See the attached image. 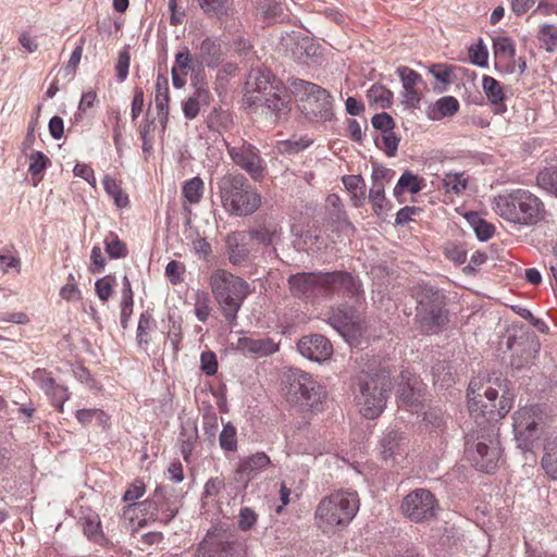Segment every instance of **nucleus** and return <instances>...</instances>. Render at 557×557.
<instances>
[{"mask_svg": "<svg viewBox=\"0 0 557 557\" xmlns=\"http://www.w3.org/2000/svg\"><path fill=\"white\" fill-rule=\"evenodd\" d=\"M467 397L469 412L480 429L468 436L466 456L478 470L491 473L502 456L498 433L492 423L510 411L513 394L506 379L475 377L469 383Z\"/></svg>", "mask_w": 557, "mask_h": 557, "instance_id": "obj_1", "label": "nucleus"}, {"mask_svg": "<svg viewBox=\"0 0 557 557\" xmlns=\"http://www.w3.org/2000/svg\"><path fill=\"white\" fill-rule=\"evenodd\" d=\"M359 496L355 491L339 490L321 498L314 510L315 527L326 535L346 529L359 510Z\"/></svg>", "mask_w": 557, "mask_h": 557, "instance_id": "obj_2", "label": "nucleus"}, {"mask_svg": "<svg viewBox=\"0 0 557 557\" xmlns=\"http://www.w3.org/2000/svg\"><path fill=\"white\" fill-rule=\"evenodd\" d=\"M287 283L292 295L298 298L309 297L318 290L344 292L351 296L359 293V285L347 272H300L290 275Z\"/></svg>", "mask_w": 557, "mask_h": 557, "instance_id": "obj_3", "label": "nucleus"}, {"mask_svg": "<svg viewBox=\"0 0 557 557\" xmlns=\"http://www.w3.org/2000/svg\"><path fill=\"white\" fill-rule=\"evenodd\" d=\"M218 193L223 209L231 215H250L261 205V196L240 173L222 176L218 182Z\"/></svg>", "mask_w": 557, "mask_h": 557, "instance_id": "obj_4", "label": "nucleus"}, {"mask_svg": "<svg viewBox=\"0 0 557 557\" xmlns=\"http://www.w3.org/2000/svg\"><path fill=\"white\" fill-rule=\"evenodd\" d=\"M209 283L224 318L233 324L245 299L251 293L249 283L223 269L215 270Z\"/></svg>", "mask_w": 557, "mask_h": 557, "instance_id": "obj_5", "label": "nucleus"}, {"mask_svg": "<svg viewBox=\"0 0 557 557\" xmlns=\"http://www.w3.org/2000/svg\"><path fill=\"white\" fill-rule=\"evenodd\" d=\"M393 383L389 372L380 370L376 373H363L358 377L357 406L360 413L367 419L379 417L392 392Z\"/></svg>", "mask_w": 557, "mask_h": 557, "instance_id": "obj_6", "label": "nucleus"}, {"mask_svg": "<svg viewBox=\"0 0 557 557\" xmlns=\"http://www.w3.org/2000/svg\"><path fill=\"white\" fill-rule=\"evenodd\" d=\"M494 210L509 222L529 225L542 219L543 203L529 190L516 189L508 195L496 197Z\"/></svg>", "mask_w": 557, "mask_h": 557, "instance_id": "obj_7", "label": "nucleus"}, {"mask_svg": "<svg viewBox=\"0 0 557 557\" xmlns=\"http://www.w3.org/2000/svg\"><path fill=\"white\" fill-rule=\"evenodd\" d=\"M416 306V320L420 330L428 334H435L448 322L446 298L444 294L433 286H417L413 294Z\"/></svg>", "mask_w": 557, "mask_h": 557, "instance_id": "obj_8", "label": "nucleus"}, {"mask_svg": "<svg viewBox=\"0 0 557 557\" xmlns=\"http://www.w3.org/2000/svg\"><path fill=\"white\" fill-rule=\"evenodd\" d=\"M282 384L287 401L302 410L315 409L325 397L322 386L309 373L297 368L284 373Z\"/></svg>", "mask_w": 557, "mask_h": 557, "instance_id": "obj_9", "label": "nucleus"}, {"mask_svg": "<svg viewBox=\"0 0 557 557\" xmlns=\"http://www.w3.org/2000/svg\"><path fill=\"white\" fill-rule=\"evenodd\" d=\"M298 108L310 120H331L332 98L324 88L317 84L299 81L295 84Z\"/></svg>", "mask_w": 557, "mask_h": 557, "instance_id": "obj_10", "label": "nucleus"}, {"mask_svg": "<svg viewBox=\"0 0 557 557\" xmlns=\"http://www.w3.org/2000/svg\"><path fill=\"white\" fill-rule=\"evenodd\" d=\"M226 149L231 160L255 182L263 180L265 161L256 146L246 140H240L237 145L227 144Z\"/></svg>", "mask_w": 557, "mask_h": 557, "instance_id": "obj_11", "label": "nucleus"}, {"mask_svg": "<svg viewBox=\"0 0 557 557\" xmlns=\"http://www.w3.org/2000/svg\"><path fill=\"white\" fill-rule=\"evenodd\" d=\"M245 544L238 540H230L224 532H208L199 544L195 557H244Z\"/></svg>", "mask_w": 557, "mask_h": 557, "instance_id": "obj_12", "label": "nucleus"}, {"mask_svg": "<svg viewBox=\"0 0 557 557\" xmlns=\"http://www.w3.org/2000/svg\"><path fill=\"white\" fill-rule=\"evenodd\" d=\"M401 510L411 521L422 522L435 517L437 502L430 491L417 488L404 498Z\"/></svg>", "mask_w": 557, "mask_h": 557, "instance_id": "obj_13", "label": "nucleus"}, {"mask_svg": "<svg viewBox=\"0 0 557 557\" xmlns=\"http://www.w3.org/2000/svg\"><path fill=\"white\" fill-rule=\"evenodd\" d=\"M542 421V411L537 406L520 408L513 416V431L519 446L529 449L537 437V426Z\"/></svg>", "mask_w": 557, "mask_h": 557, "instance_id": "obj_14", "label": "nucleus"}, {"mask_svg": "<svg viewBox=\"0 0 557 557\" xmlns=\"http://www.w3.org/2000/svg\"><path fill=\"white\" fill-rule=\"evenodd\" d=\"M299 352L307 359L322 362L333 354L330 341L320 334L304 336L297 344Z\"/></svg>", "mask_w": 557, "mask_h": 557, "instance_id": "obj_15", "label": "nucleus"}, {"mask_svg": "<svg viewBox=\"0 0 557 557\" xmlns=\"http://www.w3.org/2000/svg\"><path fill=\"white\" fill-rule=\"evenodd\" d=\"M330 324L344 337H356L361 334L362 326L356 311L351 308H336L329 315Z\"/></svg>", "mask_w": 557, "mask_h": 557, "instance_id": "obj_16", "label": "nucleus"}, {"mask_svg": "<svg viewBox=\"0 0 557 557\" xmlns=\"http://www.w3.org/2000/svg\"><path fill=\"white\" fill-rule=\"evenodd\" d=\"M226 50L219 37L205 38L197 48L196 62L199 66L215 69L224 61Z\"/></svg>", "mask_w": 557, "mask_h": 557, "instance_id": "obj_17", "label": "nucleus"}, {"mask_svg": "<svg viewBox=\"0 0 557 557\" xmlns=\"http://www.w3.org/2000/svg\"><path fill=\"white\" fill-rule=\"evenodd\" d=\"M397 74L403 84V98L406 106L416 108L421 100L424 82L419 73L408 66H399Z\"/></svg>", "mask_w": 557, "mask_h": 557, "instance_id": "obj_18", "label": "nucleus"}, {"mask_svg": "<svg viewBox=\"0 0 557 557\" xmlns=\"http://www.w3.org/2000/svg\"><path fill=\"white\" fill-rule=\"evenodd\" d=\"M393 177V172L384 166H375L372 171V185L369 190V199L373 211L380 215L386 208L385 184Z\"/></svg>", "mask_w": 557, "mask_h": 557, "instance_id": "obj_19", "label": "nucleus"}, {"mask_svg": "<svg viewBox=\"0 0 557 557\" xmlns=\"http://www.w3.org/2000/svg\"><path fill=\"white\" fill-rule=\"evenodd\" d=\"M271 463L270 457L264 453H256L251 456L242 458L235 471V480L247 484Z\"/></svg>", "mask_w": 557, "mask_h": 557, "instance_id": "obj_20", "label": "nucleus"}, {"mask_svg": "<svg viewBox=\"0 0 557 557\" xmlns=\"http://www.w3.org/2000/svg\"><path fill=\"white\" fill-rule=\"evenodd\" d=\"M236 348L256 357H265L278 350V345L271 338L239 337Z\"/></svg>", "mask_w": 557, "mask_h": 557, "instance_id": "obj_21", "label": "nucleus"}, {"mask_svg": "<svg viewBox=\"0 0 557 557\" xmlns=\"http://www.w3.org/2000/svg\"><path fill=\"white\" fill-rule=\"evenodd\" d=\"M226 251L233 265H243L248 261L250 250L245 243L244 233L234 232L226 236Z\"/></svg>", "mask_w": 557, "mask_h": 557, "instance_id": "obj_22", "label": "nucleus"}, {"mask_svg": "<svg viewBox=\"0 0 557 557\" xmlns=\"http://www.w3.org/2000/svg\"><path fill=\"white\" fill-rule=\"evenodd\" d=\"M154 102L157 109V115L163 129H165L169 121V81L165 75L159 74L154 85Z\"/></svg>", "mask_w": 557, "mask_h": 557, "instance_id": "obj_23", "label": "nucleus"}, {"mask_svg": "<svg viewBox=\"0 0 557 557\" xmlns=\"http://www.w3.org/2000/svg\"><path fill=\"white\" fill-rule=\"evenodd\" d=\"M382 456L385 460L395 461L406 454L408 440L397 431H391L381 441Z\"/></svg>", "mask_w": 557, "mask_h": 557, "instance_id": "obj_24", "label": "nucleus"}, {"mask_svg": "<svg viewBox=\"0 0 557 557\" xmlns=\"http://www.w3.org/2000/svg\"><path fill=\"white\" fill-rule=\"evenodd\" d=\"M482 87L486 98L494 106V112L497 114L506 112L505 94L500 83L492 76H483Z\"/></svg>", "mask_w": 557, "mask_h": 557, "instance_id": "obj_25", "label": "nucleus"}, {"mask_svg": "<svg viewBox=\"0 0 557 557\" xmlns=\"http://www.w3.org/2000/svg\"><path fill=\"white\" fill-rule=\"evenodd\" d=\"M398 394L401 405L409 407L411 410H418L422 400V388L417 379H412L406 385L400 386Z\"/></svg>", "mask_w": 557, "mask_h": 557, "instance_id": "obj_26", "label": "nucleus"}, {"mask_svg": "<svg viewBox=\"0 0 557 557\" xmlns=\"http://www.w3.org/2000/svg\"><path fill=\"white\" fill-rule=\"evenodd\" d=\"M253 102H262V106L267 109V113H272L276 117L286 115L290 110L289 98L287 96L281 97L276 92H269L264 99L256 96Z\"/></svg>", "mask_w": 557, "mask_h": 557, "instance_id": "obj_27", "label": "nucleus"}, {"mask_svg": "<svg viewBox=\"0 0 557 557\" xmlns=\"http://www.w3.org/2000/svg\"><path fill=\"white\" fill-rule=\"evenodd\" d=\"M541 466L550 479L557 480V435L546 441Z\"/></svg>", "mask_w": 557, "mask_h": 557, "instance_id": "obj_28", "label": "nucleus"}, {"mask_svg": "<svg viewBox=\"0 0 557 557\" xmlns=\"http://www.w3.org/2000/svg\"><path fill=\"white\" fill-rule=\"evenodd\" d=\"M81 524L84 534L92 542L102 544L104 536L101 530V522L99 515L96 512H88L81 518Z\"/></svg>", "mask_w": 557, "mask_h": 557, "instance_id": "obj_29", "label": "nucleus"}, {"mask_svg": "<svg viewBox=\"0 0 557 557\" xmlns=\"http://www.w3.org/2000/svg\"><path fill=\"white\" fill-rule=\"evenodd\" d=\"M133 312V290L128 277H123L122 301H121V325L127 327V321Z\"/></svg>", "mask_w": 557, "mask_h": 557, "instance_id": "obj_30", "label": "nucleus"}, {"mask_svg": "<svg viewBox=\"0 0 557 557\" xmlns=\"http://www.w3.org/2000/svg\"><path fill=\"white\" fill-rule=\"evenodd\" d=\"M205 190L203 181L196 176L184 183L182 194L187 202L196 205L200 202Z\"/></svg>", "mask_w": 557, "mask_h": 557, "instance_id": "obj_31", "label": "nucleus"}, {"mask_svg": "<svg viewBox=\"0 0 557 557\" xmlns=\"http://www.w3.org/2000/svg\"><path fill=\"white\" fill-rule=\"evenodd\" d=\"M103 188L108 195L114 199V203L119 208H125L128 206L129 200L127 194L122 189L121 184L113 177L107 175L103 178Z\"/></svg>", "mask_w": 557, "mask_h": 557, "instance_id": "obj_32", "label": "nucleus"}, {"mask_svg": "<svg viewBox=\"0 0 557 557\" xmlns=\"http://www.w3.org/2000/svg\"><path fill=\"white\" fill-rule=\"evenodd\" d=\"M208 91L206 89H197L194 96L187 98L183 103L184 116L188 120L195 119L200 110V106L206 103Z\"/></svg>", "mask_w": 557, "mask_h": 557, "instance_id": "obj_33", "label": "nucleus"}, {"mask_svg": "<svg viewBox=\"0 0 557 557\" xmlns=\"http://www.w3.org/2000/svg\"><path fill=\"white\" fill-rule=\"evenodd\" d=\"M367 97L370 102L375 103L382 109L389 108L393 100V92L384 85L374 84L368 90Z\"/></svg>", "mask_w": 557, "mask_h": 557, "instance_id": "obj_34", "label": "nucleus"}, {"mask_svg": "<svg viewBox=\"0 0 557 557\" xmlns=\"http://www.w3.org/2000/svg\"><path fill=\"white\" fill-rule=\"evenodd\" d=\"M329 220L332 225L335 226L337 232L345 234L346 236H350L355 232V226L348 220L347 213L344 209L339 210H330L327 211Z\"/></svg>", "mask_w": 557, "mask_h": 557, "instance_id": "obj_35", "label": "nucleus"}, {"mask_svg": "<svg viewBox=\"0 0 557 557\" xmlns=\"http://www.w3.org/2000/svg\"><path fill=\"white\" fill-rule=\"evenodd\" d=\"M420 189L421 186L418 176L409 171H406L399 177L394 188V195L399 196L406 190L410 191L411 194H417Z\"/></svg>", "mask_w": 557, "mask_h": 557, "instance_id": "obj_36", "label": "nucleus"}, {"mask_svg": "<svg viewBox=\"0 0 557 557\" xmlns=\"http://www.w3.org/2000/svg\"><path fill=\"white\" fill-rule=\"evenodd\" d=\"M195 64H197L196 55H191L188 47H183L175 54V62L172 69H176V71H180L183 75H187L188 72L195 70Z\"/></svg>", "mask_w": 557, "mask_h": 557, "instance_id": "obj_37", "label": "nucleus"}, {"mask_svg": "<svg viewBox=\"0 0 557 557\" xmlns=\"http://www.w3.org/2000/svg\"><path fill=\"white\" fill-rule=\"evenodd\" d=\"M458 109H459V102L455 97H451V96L442 97L435 103L433 119L451 116L458 111Z\"/></svg>", "mask_w": 557, "mask_h": 557, "instance_id": "obj_38", "label": "nucleus"}, {"mask_svg": "<svg viewBox=\"0 0 557 557\" xmlns=\"http://www.w3.org/2000/svg\"><path fill=\"white\" fill-rule=\"evenodd\" d=\"M537 185L557 196V168H545L536 176Z\"/></svg>", "mask_w": 557, "mask_h": 557, "instance_id": "obj_39", "label": "nucleus"}, {"mask_svg": "<svg viewBox=\"0 0 557 557\" xmlns=\"http://www.w3.org/2000/svg\"><path fill=\"white\" fill-rule=\"evenodd\" d=\"M201 10L209 16L221 18L227 15V0H197Z\"/></svg>", "mask_w": 557, "mask_h": 557, "instance_id": "obj_40", "label": "nucleus"}, {"mask_svg": "<svg viewBox=\"0 0 557 557\" xmlns=\"http://www.w3.org/2000/svg\"><path fill=\"white\" fill-rule=\"evenodd\" d=\"M432 373H433V382L435 385L445 387V386H449L451 383H454L451 368L446 362H437L432 368Z\"/></svg>", "mask_w": 557, "mask_h": 557, "instance_id": "obj_41", "label": "nucleus"}, {"mask_svg": "<svg viewBox=\"0 0 557 557\" xmlns=\"http://www.w3.org/2000/svg\"><path fill=\"white\" fill-rule=\"evenodd\" d=\"M399 141V137H397L394 129H392L381 134V138H376V146L388 157H394L397 152Z\"/></svg>", "mask_w": 557, "mask_h": 557, "instance_id": "obj_42", "label": "nucleus"}, {"mask_svg": "<svg viewBox=\"0 0 557 557\" xmlns=\"http://www.w3.org/2000/svg\"><path fill=\"white\" fill-rule=\"evenodd\" d=\"M210 298L208 293L197 290L195 294V314L201 322H206L210 315Z\"/></svg>", "mask_w": 557, "mask_h": 557, "instance_id": "obj_43", "label": "nucleus"}, {"mask_svg": "<svg viewBox=\"0 0 557 557\" xmlns=\"http://www.w3.org/2000/svg\"><path fill=\"white\" fill-rule=\"evenodd\" d=\"M468 178L465 173H447L443 178V186L447 191L460 194L467 188Z\"/></svg>", "mask_w": 557, "mask_h": 557, "instance_id": "obj_44", "label": "nucleus"}, {"mask_svg": "<svg viewBox=\"0 0 557 557\" xmlns=\"http://www.w3.org/2000/svg\"><path fill=\"white\" fill-rule=\"evenodd\" d=\"M515 45L508 37H497L494 39V53L496 58L509 60L515 55Z\"/></svg>", "mask_w": 557, "mask_h": 557, "instance_id": "obj_45", "label": "nucleus"}, {"mask_svg": "<svg viewBox=\"0 0 557 557\" xmlns=\"http://www.w3.org/2000/svg\"><path fill=\"white\" fill-rule=\"evenodd\" d=\"M106 251L110 258H124L127 255V248L123 242L119 239V237L110 233L106 239Z\"/></svg>", "mask_w": 557, "mask_h": 557, "instance_id": "obj_46", "label": "nucleus"}, {"mask_svg": "<svg viewBox=\"0 0 557 557\" xmlns=\"http://www.w3.org/2000/svg\"><path fill=\"white\" fill-rule=\"evenodd\" d=\"M539 39L545 45V49L549 52L557 47V26L544 24L539 32Z\"/></svg>", "mask_w": 557, "mask_h": 557, "instance_id": "obj_47", "label": "nucleus"}, {"mask_svg": "<svg viewBox=\"0 0 557 557\" xmlns=\"http://www.w3.org/2000/svg\"><path fill=\"white\" fill-rule=\"evenodd\" d=\"M219 441L222 449L227 451L236 450L237 441L235 426L231 423L225 424L220 434Z\"/></svg>", "mask_w": 557, "mask_h": 557, "instance_id": "obj_48", "label": "nucleus"}, {"mask_svg": "<svg viewBox=\"0 0 557 557\" xmlns=\"http://www.w3.org/2000/svg\"><path fill=\"white\" fill-rule=\"evenodd\" d=\"M430 74L443 85H449L454 82L453 66L446 64H433L429 69Z\"/></svg>", "mask_w": 557, "mask_h": 557, "instance_id": "obj_49", "label": "nucleus"}, {"mask_svg": "<svg viewBox=\"0 0 557 557\" xmlns=\"http://www.w3.org/2000/svg\"><path fill=\"white\" fill-rule=\"evenodd\" d=\"M49 162V158L41 151L32 152L28 171L33 176L38 175L47 168Z\"/></svg>", "mask_w": 557, "mask_h": 557, "instance_id": "obj_50", "label": "nucleus"}, {"mask_svg": "<svg viewBox=\"0 0 557 557\" xmlns=\"http://www.w3.org/2000/svg\"><path fill=\"white\" fill-rule=\"evenodd\" d=\"M96 293L102 301H107L113 293V278L104 276L99 278L95 284Z\"/></svg>", "mask_w": 557, "mask_h": 557, "instance_id": "obj_51", "label": "nucleus"}, {"mask_svg": "<svg viewBox=\"0 0 557 557\" xmlns=\"http://www.w3.org/2000/svg\"><path fill=\"white\" fill-rule=\"evenodd\" d=\"M371 122L373 127L380 131L381 134L392 131L395 127V122L393 117L385 112L375 114L372 117Z\"/></svg>", "mask_w": 557, "mask_h": 557, "instance_id": "obj_52", "label": "nucleus"}, {"mask_svg": "<svg viewBox=\"0 0 557 557\" xmlns=\"http://www.w3.org/2000/svg\"><path fill=\"white\" fill-rule=\"evenodd\" d=\"M200 369L207 375H213L218 371V361L216 357L212 351H203L200 356Z\"/></svg>", "mask_w": 557, "mask_h": 557, "instance_id": "obj_53", "label": "nucleus"}, {"mask_svg": "<svg viewBox=\"0 0 557 557\" xmlns=\"http://www.w3.org/2000/svg\"><path fill=\"white\" fill-rule=\"evenodd\" d=\"M171 325L168 331V341L170 342L173 350L176 352L180 349V344L182 342V327L181 324L171 318L169 319Z\"/></svg>", "mask_w": 557, "mask_h": 557, "instance_id": "obj_54", "label": "nucleus"}, {"mask_svg": "<svg viewBox=\"0 0 557 557\" xmlns=\"http://www.w3.org/2000/svg\"><path fill=\"white\" fill-rule=\"evenodd\" d=\"M151 325V315L149 313H141L137 327V342L139 345L148 344V330Z\"/></svg>", "mask_w": 557, "mask_h": 557, "instance_id": "obj_55", "label": "nucleus"}, {"mask_svg": "<svg viewBox=\"0 0 557 557\" xmlns=\"http://www.w3.org/2000/svg\"><path fill=\"white\" fill-rule=\"evenodd\" d=\"M487 50L483 45L472 46L469 49V58L471 62L479 66H484L487 63Z\"/></svg>", "mask_w": 557, "mask_h": 557, "instance_id": "obj_56", "label": "nucleus"}, {"mask_svg": "<svg viewBox=\"0 0 557 557\" xmlns=\"http://www.w3.org/2000/svg\"><path fill=\"white\" fill-rule=\"evenodd\" d=\"M248 234L252 240H256L262 245H270V244H272L273 237L275 235V231H270L267 227H261V228L251 230V231H249Z\"/></svg>", "mask_w": 557, "mask_h": 557, "instance_id": "obj_57", "label": "nucleus"}, {"mask_svg": "<svg viewBox=\"0 0 557 557\" xmlns=\"http://www.w3.org/2000/svg\"><path fill=\"white\" fill-rule=\"evenodd\" d=\"M131 62V55L127 51H122L119 54L117 62L115 65L116 76L120 82H123L128 75V67Z\"/></svg>", "mask_w": 557, "mask_h": 557, "instance_id": "obj_58", "label": "nucleus"}, {"mask_svg": "<svg viewBox=\"0 0 557 557\" xmlns=\"http://www.w3.org/2000/svg\"><path fill=\"white\" fill-rule=\"evenodd\" d=\"M193 250L203 260H207L212 252L210 243L203 237H197L193 240Z\"/></svg>", "mask_w": 557, "mask_h": 557, "instance_id": "obj_59", "label": "nucleus"}, {"mask_svg": "<svg viewBox=\"0 0 557 557\" xmlns=\"http://www.w3.org/2000/svg\"><path fill=\"white\" fill-rule=\"evenodd\" d=\"M34 379L39 382L40 388L48 395L55 387L57 383L45 370L37 369L34 372Z\"/></svg>", "mask_w": 557, "mask_h": 557, "instance_id": "obj_60", "label": "nucleus"}, {"mask_svg": "<svg viewBox=\"0 0 557 557\" xmlns=\"http://www.w3.org/2000/svg\"><path fill=\"white\" fill-rule=\"evenodd\" d=\"M184 269L185 268L181 262L172 260L166 264L165 274L173 284H177L182 281Z\"/></svg>", "mask_w": 557, "mask_h": 557, "instance_id": "obj_61", "label": "nucleus"}, {"mask_svg": "<svg viewBox=\"0 0 557 557\" xmlns=\"http://www.w3.org/2000/svg\"><path fill=\"white\" fill-rule=\"evenodd\" d=\"M257 521L256 512L248 507L240 509L239 512V528L244 531L251 529Z\"/></svg>", "mask_w": 557, "mask_h": 557, "instance_id": "obj_62", "label": "nucleus"}, {"mask_svg": "<svg viewBox=\"0 0 557 557\" xmlns=\"http://www.w3.org/2000/svg\"><path fill=\"white\" fill-rule=\"evenodd\" d=\"M145 493V484L140 480H136L124 493V502H135L139 499Z\"/></svg>", "mask_w": 557, "mask_h": 557, "instance_id": "obj_63", "label": "nucleus"}, {"mask_svg": "<svg viewBox=\"0 0 557 557\" xmlns=\"http://www.w3.org/2000/svg\"><path fill=\"white\" fill-rule=\"evenodd\" d=\"M343 184L345 188L350 191H359L366 189L364 180L361 175H346L343 176Z\"/></svg>", "mask_w": 557, "mask_h": 557, "instance_id": "obj_64", "label": "nucleus"}]
</instances>
